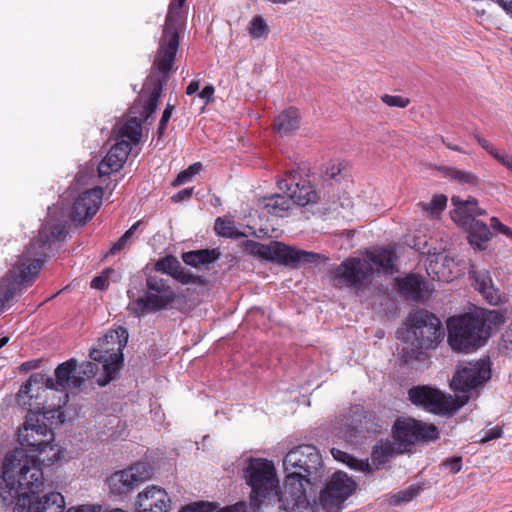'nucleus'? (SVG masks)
I'll list each match as a JSON object with an SVG mask.
<instances>
[{"label":"nucleus","instance_id":"nucleus-30","mask_svg":"<svg viewBox=\"0 0 512 512\" xmlns=\"http://www.w3.org/2000/svg\"><path fill=\"white\" fill-rule=\"evenodd\" d=\"M287 195L274 194L270 197H266L262 200L263 208L267 213L284 217L291 207L292 199L289 197V192H285Z\"/></svg>","mask_w":512,"mask_h":512},{"label":"nucleus","instance_id":"nucleus-5","mask_svg":"<svg viewBox=\"0 0 512 512\" xmlns=\"http://www.w3.org/2000/svg\"><path fill=\"white\" fill-rule=\"evenodd\" d=\"M406 328L397 331L403 341L401 352L405 362L421 360L423 349L434 348L443 336L441 321L425 310L411 313L406 319Z\"/></svg>","mask_w":512,"mask_h":512},{"label":"nucleus","instance_id":"nucleus-57","mask_svg":"<svg viewBox=\"0 0 512 512\" xmlns=\"http://www.w3.org/2000/svg\"><path fill=\"white\" fill-rule=\"evenodd\" d=\"M247 505L245 502H238L234 505L227 506L225 508L220 509L218 512H246Z\"/></svg>","mask_w":512,"mask_h":512},{"label":"nucleus","instance_id":"nucleus-31","mask_svg":"<svg viewBox=\"0 0 512 512\" xmlns=\"http://www.w3.org/2000/svg\"><path fill=\"white\" fill-rule=\"evenodd\" d=\"M397 288L406 299L418 301L421 298V280L415 275L396 279Z\"/></svg>","mask_w":512,"mask_h":512},{"label":"nucleus","instance_id":"nucleus-12","mask_svg":"<svg viewBox=\"0 0 512 512\" xmlns=\"http://www.w3.org/2000/svg\"><path fill=\"white\" fill-rule=\"evenodd\" d=\"M178 1L172 0L166 16L159 50L155 56L154 66L166 75L172 68L179 46L180 13Z\"/></svg>","mask_w":512,"mask_h":512},{"label":"nucleus","instance_id":"nucleus-35","mask_svg":"<svg viewBox=\"0 0 512 512\" xmlns=\"http://www.w3.org/2000/svg\"><path fill=\"white\" fill-rule=\"evenodd\" d=\"M447 177L451 180L471 187L477 186L480 183L478 176L469 171L460 170L457 168H448L446 172Z\"/></svg>","mask_w":512,"mask_h":512},{"label":"nucleus","instance_id":"nucleus-21","mask_svg":"<svg viewBox=\"0 0 512 512\" xmlns=\"http://www.w3.org/2000/svg\"><path fill=\"white\" fill-rule=\"evenodd\" d=\"M289 178L291 180L290 182L288 179L279 180L278 187L284 192H289V197L295 204L306 206L318 201V192L309 180L299 179V181L296 182L295 176L290 175Z\"/></svg>","mask_w":512,"mask_h":512},{"label":"nucleus","instance_id":"nucleus-41","mask_svg":"<svg viewBox=\"0 0 512 512\" xmlns=\"http://www.w3.org/2000/svg\"><path fill=\"white\" fill-rule=\"evenodd\" d=\"M214 230L224 237H236L237 230L233 221L218 218L215 221Z\"/></svg>","mask_w":512,"mask_h":512},{"label":"nucleus","instance_id":"nucleus-26","mask_svg":"<svg viewBox=\"0 0 512 512\" xmlns=\"http://www.w3.org/2000/svg\"><path fill=\"white\" fill-rule=\"evenodd\" d=\"M429 269L434 274L433 278L443 282H450L460 274L457 263L448 255L437 256L435 263L430 262Z\"/></svg>","mask_w":512,"mask_h":512},{"label":"nucleus","instance_id":"nucleus-23","mask_svg":"<svg viewBox=\"0 0 512 512\" xmlns=\"http://www.w3.org/2000/svg\"><path fill=\"white\" fill-rule=\"evenodd\" d=\"M130 151L131 145L129 141L121 140L114 144L98 165L99 176H106L117 172L123 166Z\"/></svg>","mask_w":512,"mask_h":512},{"label":"nucleus","instance_id":"nucleus-1","mask_svg":"<svg viewBox=\"0 0 512 512\" xmlns=\"http://www.w3.org/2000/svg\"><path fill=\"white\" fill-rule=\"evenodd\" d=\"M0 498L6 504L16 500L14 512H63L65 501L59 492L40 496L44 485L40 462L23 450L5 456L2 467Z\"/></svg>","mask_w":512,"mask_h":512},{"label":"nucleus","instance_id":"nucleus-58","mask_svg":"<svg viewBox=\"0 0 512 512\" xmlns=\"http://www.w3.org/2000/svg\"><path fill=\"white\" fill-rule=\"evenodd\" d=\"M214 87L212 85L205 86L199 93V97L205 100V103H209L213 99Z\"/></svg>","mask_w":512,"mask_h":512},{"label":"nucleus","instance_id":"nucleus-60","mask_svg":"<svg viewBox=\"0 0 512 512\" xmlns=\"http://www.w3.org/2000/svg\"><path fill=\"white\" fill-rule=\"evenodd\" d=\"M193 194L192 188H186L181 191H179L177 194H175L172 199L176 202L184 201L189 199Z\"/></svg>","mask_w":512,"mask_h":512},{"label":"nucleus","instance_id":"nucleus-22","mask_svg":"<svg viewBox=\"0 0 512 512\" xmlns=\"http://www.w3.org/2000/svg\"><path fill=\"white\" fill-rule=\"evenodd\" d=\"M138 512H170L172 502L167 492L157 486L147 487L137 496Z\"/></svg>","mask_w":512,"mask_h":512},{"label":"nucleus","instance_id":"nucleus-52","mask_svg":"<svg viewBox=\"0 0 512 512\" xmlns=\"http://www.w3.org/2000/svg\"><path fill=\"white\" fill-rule=\"evenodd\" d=\"M174 107L171 106V105H167V107L165 108L163 114H162V117H161V120H160V123H159V127H158V133L159 135H162L167 127V123L172 115V111H173Z\"/></svg>","mask_w":512,"mask_h":512},{"label":"nucleus","instance_id":"nucleus-53","mask_svg":"<svg viewBox=\"0 0 512 512\" xmlns=\"http://www.w3.org/2000/svg\"><path fill=\"white\" fill-rule=\"evenodd\" d=\"M502 434V429L499 426L493 427L485 432V435L480 439L481 442L486 443L490 440L499 438Z\"/></svg>","mask_w":512,"mask_h":512},{"label":"nucleus","instance_id":"nucleus-10","mask_svg":"<svg viewBox=\"0 0 512 512\" xmlns=\"http://www.w3.org/2000/svg\"><path fill=\"white\" fill-rule=\"evenodd\" d=\"M176 297V292L167 279L150 275L146 279L145 295L131 301L128 310L135 317H141L168 309L175 302Z\"/></svg>","mask_w":512,"mask_h":512},{"label":"nucleus","instance_id":"nucleus-56","mask_svg":"<svg viewBox=\"0 0 512 512\" xmlns=\"http://www.w3.org/2000/svg\"><path fill=\"white\" fill-rule=\"evenodd\" d=\"M67 512H115V509L102 510L101 507L80 506L77 508H70Z\"/></svg>","mask_w":512,"mask_h":512},{"label":"nucleus","instance_id":"nucleus-32","mask_svg":"<svg viewBox=\"0 0 512 512\" xmlns=\"http://www.w3.org/2000/svg\"><path fill=\"white\" fill-rule=\"evenodd\" d=\"M219 258V253L216 250H196L183 253V262L187 265L198 267L200 265L210 264Z\"/></svg>","mask_w":512,"mask_h":512},{"label":"nucleus","instance_id":"nucleus-15","mask_svg":"<svg viewBox=\"0 0 512 512\" xmlns=\"http://www.w3.org/2000/svg\"><path fill=\"white\" fill-rule=\"evenodd\" d=\"M67 233L64 225H56L49 227L45 225L40 231L37 238L33 239L26 251L19 257L14 266L21 265L26 272L27 267L35 261L41 262V268L44 265V260L41 258L46 255L52 240H61Z\"/></svg>","mask_w":512,"mask_h":512},{"label":"nucleus","instance_id":"nucleus-24","mask_svg":"<svg viewBox=\"0 0 512 512\" xmlns=\"http://www.w3.org/2000/svg\"><path fill=\"white\" fill-rule=\"evenodd\" d=\"M451 202L454 206V210L451 212L452 220L459 226L471 223L476 220V216H482L486 214V210L478 207V201L476 198L469 197L464 200L459 196H453Z\"/></svg>","mask_w":512,"mask_h":512},{"label":"nucleus","instance_id":"nucleus-63","mask_svg":"<svg viewBox=\"0 0 512 512\" xmlns=\"http://www.w3.org/2000/svg\"><path fill=\"white\" fill-rule=\"evenodd\" d=\"M405 491L407 493V498L413 500L418 495L420 488L416 485H412L405 489Z\"/></svg>","mask_w":512,"mask_h":512},{"label":"nucleus","instance_id":"nucleus-64","mask_svg":"<svg viewBox=\"0 0 512 512\" xmlns=\"http://www.w3.org/2000/svg\"><path fill=\"white\" fill-rule=\"evenodd\" d=\"M444 143L447 146V148H449L453 151L464 153V150L460 146L452 145L451 143H446V142H444Z\"/></svg>","mask_w":512,"mask_h":512},{"label":"nucleus","instance_id":"nucleus-27","mask_svg":"<svg viewBox=\"0 0 512 512\" xmlns=\"http://www.w3.org/2000/svg\"><path fill=\"white\" fill-rule=\"evenodd\" d=\"M468 232L469 243L478 250H484L492 237L489 227L482 221L474 220L461 226Z\"/></svg>","mask_w":512,"mask_h":512},{"label":"nucleus","instance_id":"nucleus-11","mask_svg":"<svg viewBox=\"0 0 512 512\" xmlns=\"http://www.w3.org/2000/svg\"><path fill=\"white\" fill-rule=\"evenodd\" d=\"M439 431L433 424H425L411 418L398 419L394 425V445L383 447L385 454L404 453L417 441H434L438 439Z\"/></svg>","mask_w":512,"mask_h":512},{"label":"nucleus","instance_id":"nucleus-4","mask_svg":"<svg viewBox=\"0 0 512 512\" xmlns=\"http://www.w3.org/2000/svg\"><path fill=\"white\" fill-rule=\"evenodd\" d=\"M286 493H289L294 509L311 510L303 482L319 481L323 474L322 459L319 451L312 445H300L291 449L283 460Z\"/></svg>","mask_w":512,"mask_h":512},{"label":"nucleus","instance_id":"nucleus-59","mask_svg":"<svg viewBox=\"0 0 512 512\" xmlns=\"http://www.w3.org/2000/svg\"><path fill=\"white\" fill-rule=\"evenodd\" d=\"M409 501H411V500L407 498V493L405 490L394 494L390 499V503L393 505H398V504L409 502Z\"/></svg>","mask_w":512,"mask_h":512},{"label":"nucleus","instance_id":"nucleus-33","mask_svg":"<svg viewBox=\"0 0 512 512\" xmlns=\"http://www.w3.org/2000/svg\"><path fill=\"white\" fill-rule=\"evenodd\" d=\"M472 314L474 318L482 323L481 328L486 330L488 338L493 329L504 323V316L496 310H480Z\"/></svg>","mask_w":512,"mask_h":512},{"label":"nucleus","instance_id":"nucleus-54","mask_svg":"<svg viewBox=\"0 0 512 512\" xmlns=\"http://www.w3.org/2000/svg\"><path fill=\"white\" fill-rule=\"evenodd\" d=\"M496 160L501 163L506 169L512 172V154L501 151Z\"/></svg>","mask_w":512,"mask_h":512},{"label":"nucleus","instance_id":"nucleus-47","mask_svg":"<svg viewBox=\"0 0 512 512\" xmlns=\"http://www.w3.org/2000/svg\"><path fill=\"white\" fill-rule=\"evenodd\" d=\"M110 273H113L112 269H106L105 271H103L100 276L95 277L91 281V287L100 290L105 289L108 286L107 279Z\"/></svg>","mask_w":512,"mask_h":512},{"label":"nucleus","instance_id":"nucleus-20","mask_svg":"<svg viewBox=\"0 0 512 512\" xmlns=\"http://www.w3.org/2000/svg\"><path fill=\"white\" fill-rule=\"evenodd\" d=\"M103 197V190L95 187L80 194L75 200L70 217L79 224L91 219L99 210Z\"/></svg>","mask_w":512,"mask_h":512},{"label":"nucleus","instance_id":"nucleus-36","mask_svg":"<svg viewBox=\"0 0 512 512\" xmlns=\"http://www.w3.org/2000/svg\"><path fill=\"white\" fill-rule=\"evenodd\" d=\"M447 197L439 194L435 195L429 203H420L422 210L430 217L438 216L446 207Z\"/></svg>","mask_w":512,"mask_h":512},{"label":"nucleus","instance_id":"nucleus-50","mask_svg":"<svg viewBox=\"0 0 512 512\" xmlns=\"http://www.w3.org/2000/svg\"><path fill=\"white\" fill-rule=\"evenodd\" d=\"M490 225L494 230L512 239V230L508 226L502 224L497 217H492L490 219Z\"/></svg>","mask_w":512,"mask_h":512},{"label":"nucleus","instance_id":"nucleus-37","mask_svg":"<svg viewBox=\"0 0 512 512\" xmlns=\"http://www.w3.org/2000/svg\"><path fill=\"white\" fill-rule=\"evenodd\" d=\"M471 277L476 282V287L480 293L486 295L488 298L492 289V279L486 271H471Z\"/></svg>","mask_w":512,"mask_h":512},{"label":"nucleus","instance_id":"nucleus-51","mask_svg":"<svg viewBox=\"0 0 512 512\" xmlns=\"http://www.w3.org/2000/svg\"><path fill=\"white\" fill-rule=\"evenodd\" d=\"M342 173V164L341 163H333L327 166L325 170V176L328 179L339 181L338 176Z\"/></svg>","mask_w":512,"mask_h":512},{"label":"nucleus","instance_id":"nucleus-3","mask_svg":"<svg viewBox=\"0 0 512 512\" xmlns=\"http://www.w3.org/2000/svg\"><path fill=\"white\" fill-rule=\"evenodd\" d=\"M243 477L251 488L249 509L251 512H307L294 509L289 493L281 490L276 468L272 461L250 458L243 469ZM309 512H313L311 509Z\"/></svg>","mask_w":512,"mask_h":512},{"label":"nucleus","instance_id":"nucleus-28","mask_svg":"<svg viewBox=\"0 0 512 512\" xmlns=\"http://www.w3.org/2000/svg\"><path fill=\"white\" fill-rule=\"evenodd\" d=\"M162 91L160 83L155 84L147 99L141 95L130 109L131 114H139L143 119H148L157 109L158 100Z\"/></svg>","mask_w":512,"mask_h":512},{"label":"nucleus","instance_id":"nucleus-49","mask_svg":"<svg viewBox=\"0 0 512 512\" xmlns=\"http://www.w3.org/2000/svg\"><path fill=\"white\" fill-rule=\"evenodd\" d=\"M475 139L477 140L478 144L486 150L494 159L498 157L501 151L496 149L493 144H491L489 141H487L485 138L475 135Z\"/></svg>","mask_w":512,"mask_h":512},{"label":"nucleus","instance_id":"nucleus-44","mask_svg":"<svg viewBox=\"0 0 512 512\" xmlns=\"http://www.w3.org/2000/svg\"><path fill=\"white\" fill-rule=\"evenodd\" d=\"M499 349L506 356H512V323L503 333Z\"/></svg>","mask_w":512,"mask_h":512},{"label":"nucleus","instance_id":"nucleus-39","mask_svg":"<svg viewBox=\"0 0 512 512\" xmlns=\"http://www.w3.org/2000/svg\"><path fill=\"white\" fill-rule=\"evenodd\" d=\"M140 222L134 223L119 239L113 246L110 248L109 254L116 255L120 251L124 250L131 243V238L137 230Z\"/></svg>","mask_w":512,"mask_h":512},{"label":"nucleus","instance_id":"nucleus-17","mask_svg":"<svg viewBox=\"0 0 512 512\" xmlns=\"http://www.w3.org/2000/svg\"><path fill=\"white\" fill-rule=\"evenodd\" d=\"M356 483L344 472H335L321 491L320 502L329 512H338L342 503L355 491Z\"/></svg>","mask_w":512,"mask_h":512},{"label":"nucleus","instance_id":"nucleus-14","mask_svg":"<svg viewBox=\"0 0 512 512\" xmlns=\"http://www.w3.org/2000/svg\"><path fill=\"white\" fill-rule=\"evenodd\" d=\"M53 433L48 425L40 423L39 415L34 412H28L23 425L18 431V440L22 446L29 448L31 451L42 452L51 446L53 441Z\"/></svg>","mask_w":512,"mask_h":512},{"label":"nucleus","instance_id":"nucleus-45","mask_svg":"<svg viewBox=\"0 0 512 512\" xmlns=\"http://www.w3.org/2000/svg\"><path fill=\"white\" fill-rule=\"evenodd\" d=\"M381 100L390 107L405 108L409 105L410 100L408 98L399 95L385 94L381 97Z\"/></svg>","mask_w":512,"mask_h":512},{"label":"nucleus","instance_id":"nucleus-43","mask_svg":"<svg viewBox=\"0 0 512 512\" xmlns=\"http://www.w3.org/2000/svg\"><path fill=\"white\" fill-rule=\"evenodd\" d=\"M172 277L177 281L181 282L182 284L199 282V277L192 274L189 270L185 269L184 267H182L181 264L178 265V268L176 269Z\"/></svg>","mask_w":512,"mask_h":512},{"label":"nucleus","instance_id":"nucleus-46","mask_svg":"<svg viewBox=\"0 0 512 512\" xmlns=\"http://www.w3.org/2000/svg\"><path fill=\"white\" fill-rule=\"evenodd\" d=\"M218 507L209 502L194 503L185 509V512H218Z\"/></svg>","mask_w":512,"mask_h":512},{"label":"nucleus","instance_id":"nucleus-19","mask_svg":"<svg viewBox=\"0 0 512 512\" xmlns=\"http://www.w3.org/2000/svg\"><path fill=\"white\" fill-rule=\"evenodd\" d=\"M42 390L44 393H46V396H48V392H51L53 394H57V402L50 403V404H43L42 410H34L32 409V404L29 402V400L33 397L30 395L33 391V386L31 387V391L28 394H25L23 397V400L26 402L24 404L22 401H20L19 395L18 402L22 405H28L29 410L28 412H34L37 415H39L40 423H45L48 425V428L52 430L53 426H59L64 423L65 421V414L62 411V407L66 405L68 402L69 396L67 392H63L61 390H44L45 384H42ZM20 394V391L18 392Z\"/></svg>","mask_w":512,"mask_h":512},{"label":"nucleus","instance_id":"nucleus-40","mask_svg":"<svg viewBox=\"0 0 512 512\" xmlns=\"http://www.w3.org/2000/svg\"><path fill=\"white\" fill-rule=\"evenodd\" d=\"M179 264L180 262L176 257L169 255L158 260L155 264V269L156 271L173 276Z\"/></svg>","mask_w":512,"mask_h":512},{"label":"nucleus","instance_id":"nucleus-16","mask_svg":"<svg viewBox=\"0 0 512 512\" xmlns=\"http://www.w3.org/2000/svg\"><path fill=\"white\" fill-rule=\"evenodd\" d=\"M21 265L13 266L0 281V309L4 308L21 289L30 285L41 270V262L35 261L27 269L21 268Z\"/></svg>","mask_w":512,"mask_h":512},{"label":"nucleus","instance_id":"nucleus-48","mask_svg":"<svg viewBox=\"0 0 512 512\" xmlns=\"http://www.w3.org/2000/svg\"><path fill=\"white\" fill-rule=\"evenodd\" d=\"M443 466L448 468L452 473H458L462 468V457L455 456L447 458L443 463Z\"/></svg>","mask_w":512,"mask_h":512},{"label":"nucleus","instance_id":"nucleus-9","mask_svg":"<svg viewBox=\"0 0 512 512\" xmlns=\"http://www.w3.org/2000/svg\"><path fill=\"white\" fill-rule=\"evenodd\" d=\"M481 322L467 313L450 318L448 326V343L454 351L472 352L483 346L488 340V333L481 328Z\"/></svg>","mask_w":512,"mask_h":512},{"label":"nucleus","instance_id":"nucleus-61","mask_svg":"<svg viewBox=\"0 0 512 512\" xmlns=\"http://www.w3.org/2000/svg\"><path fill=\"white\" fill-rule=\"evenodd\" d=\"M498 5L512 19V0H497Z\"/></svg>","mask_w":512,"mask_h":512},{"label":"nucleus","instance_id":"nucleus-2","mask_svg":"<svg viewBox=\"0 0 512 512\" xmlns=\"http://www.w3.org/2000/svg\"><path fill=\"white\" fill-rule=\"evenodd\" d=\"M490 378L491 369L487 360L467 362L457 367L451 380L455 398L428 386H418L409 390V399L428 412L449 416L468 403L472 393Z\"/></svg>","mask_w":512,"mask_h":512},{"label":"nucleus","instance_id":"nucleus-62","mask_svg":"<svg viewBox=\"0 0 512 512\" xmlns=\"http://www.w3.org/2000/svg\"><path fill=\"white\" fill-rule=\"evenodd\" d=\"M199 88H200V80L199 79H194L188 85V87L186 89V94L187 95H192V94L196 93L199 90Z\"/></svg>","mask_w":512,"mask_h":512},{"label":"nucleus","instance_id":"nucleus-8","mask_svg":"<svg viewBox=\"0 0 512 512\" xmlns=\"http://www.w3.org/2000/svg\"><path fill=\"white\" fill-rule=\"evenodd\" d=\"M245 250L249 254L262 259L295 267L327 260V258L321 254L296 249L279 241H271L268 244H262L248 240L245 243Z\"/></svg>","mask_w":512,"mask_h":512},{"label":"nucleus","instance_id":"nucleus-13","mask_svg":"<svg viewBox=\"0 0 512 512\" xmlns=\"http://www.w3.org/2000/svg\"><path fill=\"white\" fill-rule=\"evenodd\" d=\"M374 268L363 257H349L331 271L333 285L350 288L356 293L363 292L371 283Z\"/></svg>","mask_w":512,"mask_h":512},{"label":"nucleus","instance_id":"nucleus-7","mask_svg":"<svg viewBox=\"0 0 512 512\" xmlns=\"http://www.w3.org/2000/svg\"><path fill=\"white\" fill-rule=\"evenodd\" d=\"M127 342L128 331L118 327L100 338L97 347L90 350V358L94 362L102 363L103 375L97 379L100 386L107 385L117 377L123 364V349Z\"/></svg>","mask_w":512,"mask_h":512},{"label":"nucleus","instance_id":"nucleus-42","mask_svg":"<svg viewBox=\"0 0 512 512\" xmlns=\"http://www.w3.org/2000/svg\"><path fill=\"white\" fill-rule=\"evenodd\" d=\"M202 170V164L200 162H196L190 165L186 170L180 172L176 179L173 181L174 186H180L187 181L191 180L195 175H197Z\"/></svg>","mask_w":512,"mask_h":512},{"label":"nucleus","instance_id":"nucleus-25","mask_svg":"<svg viewBox=\"0 0 512 512\" xmlns=\"http://www.w3.org/2000/svg\"><path fill=\"white\" fill-rule=\"evenodd\" d=\"M396 258V253L391 247L366 251L363 256L364 261H367L369 266L374 268V274L383 273L390 275L396 271Z\"/></svg>","mask_w":512,"mask_h":512},{"label":"nucleus","instance_id":"nucleus-38","mask_svg":"<svg viewBox=\"0 0 512 512\" xmlns=\"http://www.w3.org/2000/svg\"><path fill=\"white\" fill-rule=\"evenodd\" d=\"M248 31L252 37L262 38L269 34L270 29L263 17L257 15L249 22Z\"/></svg>","mask_w":512,"mask_h":512},{"label":"nucleus","instance_id":"nucleus-55","mask_svg":"<svg viewBox=\"0 0 512 512\" xmlns=\"http://www.w3.org/2000/svg\"><path fill=\"white\" fill-rule=\"evenodd\" d=\"M331 453H332V455L334 456L335 459L341 460L343 462H347L348 465H350V466H352L351 462H356L357 461L356 459L352 458L347 453H344V452H342L340 450H337L335 448H333L331 450Z\"/></svg>","mask_w":512,"mask_h":512},{"label":"nucleus","instance_id":"nucleus-6","mask_svg":"<svg viewBox=\"0 0 512 512\" xmlns=\"http://www.w3.org/2000/svg\"><path fill=\"white\" fill-rule=\"evenodd\" d=\"M97 371V366L93 362H82L78 364L77 360L70 359L61 363L55 369V378L41 374H33L20 387V401L25 394L31 391V387L36 384H45L44 390H61L66 392L68 388H78L86 380L92 378Z\"/></svg>","mask_w":512,"mask_h":512},{"label":"nucleus","instance_id":"nucleus-29","mask_svg":"<svg viewBox=\"0 0 512 512\" xmlns=\"http://www.w3.org/2000/svg\"><path fill=\"white\" fill-rule=\"evenodd\" d=\"M299 125L300 115L295 108H289L281 112L274 120V130L282 136L297 130Z\"/></svg>","mask_w":512,"mask_h":512},{"label":"nucleus","instance_id":"nucleus-18","mask_svg":"<svg viewBox=\"0 0 512 512\" xmlns=\"http://www.w3.org/2000/svg\"><path fill=\"white\" fill-rule=\"evenodd\" d=\"M149 478L150 469L148 465L138 462L127 469L113 473L107 479V483L111 493L126 495Z\"/></svg>","mask_w":512,"mask_h":512},{"label":"nucleus","instance_id":"nucleus-34","mask_svg":"<svg viewBox=\"0 0 512 512\" xmlns=\"http://www.w3.org/2000/svg\"><path fill=\"white\" fill-rule=\"evenodd\" d=\"M142 135L141 119L137 116L131 117L119 129L118 136L124 140L127 138L133 143H138Z\"/></svg>","mask_w":512,"mask_h":512}]
</instances>
